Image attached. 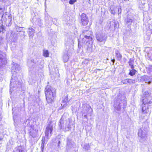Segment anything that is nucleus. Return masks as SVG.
Returning <instances> with one entry per match:
<instances>
[{"mask_svg": "<svg viewBox=\"0 0 152 152\" xmlns=\"http://www.w3.org/2000/svg\"><path fill=\"white\" fill-rule=\"evenodd\" d=\"M92 32L87 30H83L82 34L80 36H83L84 38H82L83 41L85 42L86 41V44L88 47L87 49L88 50H90V49L92 47L93 41L92 37L91 36L92 35Z\"/></svg>", "mask_w": 152, "mask_h": 152, "instance_id": "3", "label": "nucleus"}, {"mask_svg": "<svg viewBox=\"0 0 152 152\" xmlns=\"http://www.w3.org/2000/svg\"><path fill=\"white\" fill-rule=\"evenodd\" d=\"M79 19H80V22L83 26H85L88 24L89 22L88 18L85 13H82L80 15Z\"/></svg>", "mask_w": 152, "mask_h": 152, "instance_id": "12", "label": "nucleus"}, {"mask_svg": "<svg viewBox=\"0 0 152 152\" xmlns=\"http://www.w3.org/2000/svg\"><path fill=\"white\" fill-rule=\"evenodd\" d=\"M111 61L113 62V64L115 61V60L114 59H112L111 60Z\"/></svg>", "mask_w": 152, "mask_h": 152, "instance_id": "44", "label": "nucleus"}, {"mask_svg": "<svg viewBox=\"0 0 152 152\" xmlns=\"http://www.w3.org/2000/svg\"><path fill=\"white\" fill-rule=\"evenodd\" d=\"M42 144L41 146V152H43V149L44 147L45 146V145L46 144V143L45 141V137H43L42 140Z\"/></svg>", "mask_w": 152, "mask_h": 152, "instance_id": "28", "label": "nucleus"}, {"mask_svg": "<svg viewBox=\"0 0 152 152\" xmlns=\"http://www.w3.org/2000/svg\"><path fill=\"white\" fill-rule=\"evenodd\" d=\"M134 19V18L132 16L128 15L126 19V23L129 26L131 25L132 23L133 22Z\"/></svg>", "mask_w": 152, "mask_h": 152, "instance_id": "20", "label": "nucleus"}, {"mask_svg": "<svg viewBox=\"0 0 152 152\" xmlns=\"http://www.w3.org/2000/svg\"><path fill=\"white\" fill-rule=\"evenodd\" d=\"M81 44H80V43H79V42H78V47L79 48H81Z\"/></svg>", "mask_w": 152, "mask_h": 152, "instance_id": "43", "label": "nucleus"}, {"mask_svg": "<svg viewBox=\"0 0 152 152\" xmlns=\"http://www.w3.org/2000/svg\"><path fill=\"white\" fill-rule=\"evenodd\" d=\"M53 124L51 121L48 123L45 131V136L48 139L51 136L53 130Z\"/></svg>", "mask_w": 152, "mask_h": 152, "instance_id": "8", "label": "nucleus"}, {"mask_svg": "<svg viewBox=\"0 0 152 152\" xmlns=\"http://www.w3.org/2000/svg\"><path fill=\"white\" fill-rule=\"evenodd\" d=\"M49 53L48 50H45L43 51V56L46 57L49 56Z\"/></svg>", "mask_w": 152, "mask_h": 152, "instance_id": "34", "label": "nucleus"}, {"mask_svg": "<svg viewBox=\"0 0 152 152\" xmlns=\"http://www.w3.org/2000/svg\"><path fill=\"white\" fill-rule=\"evenodd\" d=\"M68 96L67 95L64 96L63 100L62 101V103L61 104L62 106V109H64L67 105V103L68 102Z\"/></svg>", "mask_w": 152, "mask_h": 152, "instance_id": "19", "label": "nucleus"}, {"mask_svg": "<svg viewBox=\"0 0 152 152\" xmlns=\"http://www.w3.org/2000/svg\"><path fill=\"white\" fill-rule=\"evenodd\" d=\"M96 37L98 42H102L104 44L105 43L107 38V34L103 33H96Z\"/></svg>", "mask_w": 152, "mask_h": 152, "instance_id": "9", "label": "nucleus"}, {"mask_svg": "<svg viewBox=\"0 0 152 152\" xmlns=\"http://www.w3.org/2000/svg\"><path fill=\"white\" fill-rule=\"evenodd\" d=\"M7 0H0V1L2 2H6Z\"/></svg>", "mask_w": 152, "mask_h": 152, "instance_id": "45", "label": "nucleus"}, {"mask_svg": "<svg viewBox=\"0 0 152 152\" xmlns=\"http://www.w3.org/2000/svg\"><path fill=\"white\" fill-rule=\"evenodd\" d=\"M115 54H116L118 60L119 61H120L121 60L122 58V56L120 54L119 51L118 50L116 51Z\"/></svg>", "mask_w": 152, "mask_h": 152, "instance_id": "31", "label": "nucleus"}, {"mask_svg": "<svg viewBox=\"0 0 152 152\" xmlns=\"http://www.w3.org/2000/svg\"><path fill=\"white\" fill-rule=\"evenodd\" d=\"M15 151H16V152H23V151L21 147H18L15 148Z\"/></svg>", "mask_w": 152, "mask_h": 152, "instance_id": "35", "label": "nucleus"}, {"mask_svg": "<svg viewBox=\"0 0 152 152\" xmlns=\"http://www.w3.org/2000/svg\"><path fill=\"white\" fill-rule=\"evenodd\" d=\"M77 1V0H69V3L71 4H73L76 2Z\"/></svg>", "mask_w": 152, "mask_h": 152, "instance_id": "39", "label": "nucleus"}, {"mask_svg": "<svg viewBox=\"0 0 152 152\" xmlns=\"http://www.w3.org/2000/svg\"><path fill=\"white\" fill-rule=\"evenodd\" d=\"M117 9V7L114 6H111L110 7V10L111 13L114 15L115 13V11Z\"/></svg>", "mask_w": 152, "mask_h": 152, "instance_id": "27", "label": "nucleus"}, {"mask_svg": "<svg viewBox=\"0 0 152 152\" xmlns=\"http://www.w3.org/2000/svg\"><path fill=\"white\" fill-rule=\"evenodd\" d=\"M14 76L13 75L12 76V79L10 81V88H11V86H12L13 87H15V86L14 85L17 82V81H16V79L17 78L16 77L15 78V79H13V77H14Z\"/></svg>", "mask_w": 152, "mask_h": 152, "instance_id": "24", "label": "nucleus"}, {"mask_svg": "<svg viewBox=\"0 0 152 152\" xmlns=\"http://www.w3.org/2000/svg\"><path fill=\"white\" fill-rule=\"evenodd\" d=\"M56 90L49 85H47L45 88V93L47 101L48 103H51L54 97L56 96Z\"/></svg>", "mask_w": 152, "mask_h": 152, "instance_id": "5", "label": "nucleus"}, {"mask_svg": "<svg viewBox=\"0 0 152 152\" xmlns=\"http://www.w3.org/2000/svg\"><path fill=\"white\" fill-rule=\"evenodd\" d=\"M28 65L29 67H32L38 69H42L44 67V62L40 60L38 58H31L28 61Z\"/></svg>", "mask_w": 152, "mask_h": 152, "instance_id": "4", "label": "nucleus"}, {"mask_svg": "<svg viewBox=\"0 0 152 152\" xmlns=\"http://www.w3.org/2000/svg\"><path fill=\"white\" fill-rule=\"evenodd\" d=\"M5 43V39L4 38L0 37V47L4 45V49L7 50V43Z\"/></svg>", "mask_w": 152, "mask_h": 152, "instance_id": "17", "label": "nucleus"}, {"mask_svg": "<svg viewBox=\"0 0 152 152\" xmlns=\"http://www.w3.org/2000/svg\"><path fill=\"white\" fill-rule=\"evenodd\" d=\"M37 21L39 22H40V23H41V20H40L39 19H37Z\"/></svg>", "mask_w": 152, "mask_h": 152, "instance_id": "46", "label": "nucleus"}, {"mask_svg": "<svg viewBox=\"0 0 152 152\" xmlns=\"http://www.w3.org/2000/svg\"><path fill=\"white\" fill-rule=\"evenodd\" d=\"M11 89H10V93H11H11L12 92V91H11Z\"/></svg>", "mask_w": 152, "mask_h": 152, "instance_id": "50", "label": "nucleus"}, {"mask_svg": "<svg viewBox=\"0 0 152 152\" xmlns=\"http://www.w3.org/2000/svg\"><path fill=\"white\" fill-rule=\"evenodd\" d=\"M4 8H2L0 7V17H1V15H2L3 14Z\"/></svg>", "mask_w": 152, "mask_h": 152, "instance_id": "38", "label": "nucleus"}, {"mask_svg": "<svg viewBox=\"0 0 152 152\" xmlns=\"http://www.w3.org/2000/svg\"><path fill=\"white\" fill-rule=\"evenodd\" d=\"M84 110L83 112L82 116H83V115L85 114H89L91 113L92 111V109L89 105L84 107Z\"/></svg>", "mask_w": 152, "mask_h": 152, "instance_id": "16", "label": "nucleus"}, {"mask_svg": "<svg viewBox=\"0 0 152 152\" xmlns=\"http://www.w3.org/2000/svg\"><path fill=\"white\" fill-rule=\"evenodd\" d=\"M64 140V139L63 138V136L61 135H58L56 137V142L57 145V147L58 148H60L61 145L60 144Z\"/></svg>", "mask_w": 152, "mask_h": 152, "instance_id": "14", "label": "nucleus"}, {"mask_svg": "<svg viewBox=\"0 0 152 152\" xmlns=\"http://www.w3.org/2000/svg\"><path fill=\"white\" fill-rule=\"evenodd\" d=\"M126 106L125 98L121 94H119L114 99V107L116 112L119 113L121 108L124 109Z\"/></svg>", "mask_w": 152, "mask_h": 152, "instance_id": "2", "label": "nucleus"}, {"mask_svg": "<svg viewBox=\"0 0 152 152\" xmlns=\"http://www.w3.org/2000/svg\"><path fill=\"white\" fill-rule=\"evenodd\" d=\"M7 63L6 56L5 53L0 51V68Z\"/></svg>", "mask_w": 152, "mask_h": 152, "instance_id": "11", "label": "nucleus"}, {"mask_svg": "<svg viewBox=\"0 0 152 152\" xmlns=\"http://www.w3.org/2000/svg\"><path fill=\"white\" fill-rule=\"evenodd\" d=\"M21 68L20 65L17 64H14L12 67L11 72L13 73L14 72L17 73L20 69Z\"/></svg>", "mask_w": 152, "mask_h": 152, "instance_id": "15", "label": "nucleus"}, {"mask_svg": "<svg viewBox=\"0 0 152 152\" xmlns=\"http://www.w3.org/2000/svg\"><path fill=\"white\" fill-rule=\"evenodd\" d=\"M1 20L2 23L4 21L7 26H9L11 25L12 18L11 14L5 13L1 15Z\"/></svg>", "mask_w": 152, "mask_h": 152, "instance_id": "7", "label": "nucleus"}, {"mask_svg": "<svg viewBox=\"0 0 152 152\" xmlns=\"http://www.w3.org/2000/svg\"><path fill=\"white\" fill-rule=\"evenodd\" d=\"M142 113H147L149 112L148 104L152 103V96L148 91L144 92L142 98Z\"/></svg>", "mask_w": 152, "mask_h": 152, "instance_id": "1", "label": "nucleus"}, {"mask_svg": "<svg viewBox=\"0 0 152 152\" xmlns=\"http://www.w3.org/2000/svg\"><path fill=\"white\" fill-rule=\"evenodd\" d=\"M38 130H34L33 129H32L29 131V134L32 137H37L38 135Z\"/></svg>", "mask_w": 152, "mask_h": 152, "instance_id": "21", "label": "nucleus"}, {"mask_svg": "<svg viewBox=\"0 0 152 152\" xmlns=\"http://www.w3.org/2000/svg\"><path fill=\"white\" fill-rule=\"evenodd\" d=\"M28 32L29 37H33L35 33V30L31 27L29 28H28Z\"/></svg>", "mask_w": 152, "mask_h": 152, "instance_id": "25", "label": "nucleus"}, {"mask_svg": "<svg viewBox=\"0 0 152 152\" xmlns=\"http://www.w3.org/2000/svg\"><path fill=\"white\" fill-rule=\"evenodd\" d=\"M128 63L129 66H131L132 69H133L134 68V59L133 58H130L129 61H128Z\"/></svg>", "mask_w": 152, "mask_h": 152, "instance_id": "29", "label": "nucleus"}, {"mask_svg": "<svg viewBox=\"0 0 152 152\" xmlns=\"http://www.w3.org/2000/svg\"><path fill=\"white\" fill-rule=\"evenodd\" d=\"M15 28L16 31L18 32L22 31L23 29V27H19L17 25L15 26Z\"/></svg>", "mask_w": 152, "mask_h": 152, "instance_id": "33", "label": "nucleus"}, {"mask_svg": "<svg viewBox=\"0 0 152 152\" xmlns=\"http://www.w3.org/2000/svg\"><path fill=\"white\" fill-rule=\"evenodd\" d=\"M129 75L131 76H133L135 75L137 71L133 69H132L131 70H129Z\"/></svg>", "mask_w": 152, "mask_h": 152, "instance_id": "30", "label": "nucleus"}, {"mask_svg": "<svg viewBox=\"0 0 152 152\" xmlns=\"http://www.w3.org/2000/svg\"><path fill=\"white\" fill-rule=\"evenodd\" d=\"M67 0H61V1H62V2H64V1H67Z\"/></svg>", "mask_w": 152, "mask_h": 152, "instance_id": "49", "label": "nucleus"}, {"mask_svg": "<svg viewBox=\"0 0 152 152\" xmlns=\"http://www.w3.org/2000/svg\"><path fill=\"white\" fill-rule=\"evenodd\" d=\"M83 148L86 151H88L90 149V146L88 143L85 144Z\"/></svg>", "mask_w": 152, "mask_h": 152, "instance_id": "32", "label": "nucleus"}, {"mask_svg": "<svg viewBox=\"0 0 152 152\" xmlns=\"http://www.w3.org/2000/svg\"><path fill=\"white\" fill-rule=\"evenodd\" d=\"M146 130L143 127L138 129V136L140 138V141L143 142L146 138Z\"/></svg>", "mask_w": 152, "mask_h": 152, "instance_id": "10", "label": "nucleus"}, {"mask_svg": "<svg viewBox=\"0 0 152 152\" xmlns=\"http://www.w3.org/2000/svg\"><path fill=\"white\" fill-rule=\"evenodd\" d=\"M2 116L1 115V114H0V121L1 120V119H2Z\"/></svg>", "mask_w": 152, "mask_h": 152, "instance_id": "47", "label": "nucleus"}, {"mask_svg": "<svg viewBox=\"0 0 152 152\" xmlns=\"http://www.w3.org/2000/svg\"><path fill=\"white\" fill-rule=\"evenodd\" d=\"M146 79H147L146 80H145V82L146 83H147L148 84H150L151 82L149 80V79H150L149 77L148 76H147L146 77Z\"/></svg>", "mask_w": 152, "mask_h": 152, "instance_id": "37", "label": "nucleus"}, {"mask_svg": "<svg viewBox=\"0 0 152 152\" xmlns=\"http://www.w3.org/2000/svg\"><path fill=\"white\" fill-rule=\"evenodd\" d=\"M6 152H15V151L14 150H13L12 149H10L7 150Z\"/></svg>", "mask_w": 152, "mask_h": 152, "instance_id": "40", "label": "nucleus"}, {"mask_svg": "<svg viewBox=\"0 0 152 152\" xmlns=\"http://www.w3.org/2000/svg\"><path fill=\"white\" fill-rule=\"evenodd\" d=\"M118 24V23L117 22H116L114 20L113 21H110V28L114 27V29H115L117 26Z\"/></svg>", "mask_w": 152, "mask_h": 152, "instance_id": "26", "label": "nucleus"}, {"mask_svg": "<svg viewBox=\"0 0 152 152\" xmlns=\"http://www.w3.org/2000/svg\"><path fill=\"white\" fill-rule=\"evenodd\" d=\"M64 121L62 118L60 120L59 126L60 129H63L65 131H68L71 129V126L73 125V123L71 118H68L66 120V122L64 124Z\"/></svg>", "mask_w": 152, "mask_h": 152, "instance_id": "6", "label": "nucleus"}, {"mask_svg": "<svg viewBox=\"0 0 152 152\" xmlns=\"http://www.w3.org/2000/svg\"><path fill=\"white\" fill-rule=\"evenodd\" d=\"M33 123V121L29 119H27L25 122V124H27L25 127H27L29 131L33 129L34 125L32 124Z\"/></svg>", "mask_w": 152, "mask_h": 152, "instance_id": "13", "label": "nucleus"}, {"mask_svg": "<svg viewBox=\"0 0 152 152\" xmlns=\"http://www.w3.org/2000/svg\"><path fill=\"white\" fill-rule=\"evenodd\" d=\"M5 31V28L4 26L2 24V25L0 26V33L2 32L4 33Z\"/></svg>", "mask_w": 152, "mask_h": 152, "instance_id": "36", "label": "nucleus"}, {"mask_svg": "<svg viewBox=\"0 0 152 152\" xmlns=\"http://www.w3.org/2000/svg\"><path fill=\"white\" fill-rule=\"evenodd\" d=\"M23 32L24 33L25 32V31H23Z\"/></svg>", "mask_w": 152, "mask_h": 152, "instance_id": "51", "label": "nucleus"}, {"mask_svg": "<svg viewBox=\"0 0 152 152\" xmlns=\"http://www.w3.org/2000/svg\"><path fill=\"white\" fill-rule=\"evenodd\" d=\"M118 14L121 13V8H118Z\"/></svg>", "mask_w": 152, "mask_h": 152, "instance_id": "42", "label": "nucleus"}, {"mask_svg": "<svg viewBox=\"0 0 152 152\" xmlns=\"http://www.w3.org/2000/svg\"><path fill=\"white\" fill-rule=\"evenodd\" d=\"M83 116V119L85 118L87 119V114H84Z\"/></svg>", "mask_w": 152, "mask_h": 152, "instance_id": "41", "label": "nucleus"}, {"mask_svg": "<svg viewBox=\"0 0 152 152\" xmlns=\"http://www.w3.org/2000/svg\"><path fill=\"white\" fill-rule=\"evenodd\" d=\"M72 53L70 50H68L67 53L64 55L63 56V60L64 62H67L69 59V58L71 56Z\"/></svg>", "mask_w": 152, "mask_h": 152, "instance_id": "18", "label": "nucleus"}, {"mask_svg": "<svg viewBox=\"0 0 152 152\" xmlns=\"http://www.w3.org/2000/svg\"><path fill=\"white\" fill-rule=\"evenodd\" d=\"M89 0V2H88V3L90 4H91V2L90 1V0Z\"/></svg>", "mask_w": 152, "mask_h": 152, "instance_id": "48", "label": "nucleus"}, {"mask_svg": "<svg viewBox=\"0 0 152 152\" xmlns=\"http://www.w3.org/2000/svg\"><path fill=\"white\" fill-rule=\"evenodd\" d=\"M123 81V84H126L127 83H128L131 84L134 83L135 82V80L126 79L124 80Z\"/></svg>", "mask_w": 152, "mask_h": 152, "instance_id": "23", "label": "nucleus"}, {"mask_svg": "<svg viewBox=\"0 0 152 152\" xmlns=\"http://www.w3.org/2000/svg\"><path fill=\"white\" fill-rule=\"evenodd\" d=\"M73 142L70 139L68 138L67 141V144L66 146V149L68 150L72 148L73 147Z\"/></svg>", "mask_w": 152, "mask_h": 152, "instance_id": "22", "label": "nucleus"}]
</instances>
